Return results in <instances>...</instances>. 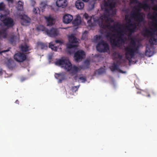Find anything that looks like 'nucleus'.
I'll return each instance as SVG.
<instances>
[{
  "instance_id": "nucleus-13",
  "label": "nucleus",
  "mask_w": 157,
  "mask_h": 157,
  "mask_svg": "<svg viewBox=\"0 0 157 157\" xmlns=\"http://www.w3.org/2000/svg\"><path fill=\"white\" fill-rule=\"evenodd\" d=\"M7 36V33L6 29H3L0 30V39L2 40V38L6 39ZM9 51V50H6L2 51L0 52V54L2 52H5Z\"/></svg>"
},
{
  "instance_id": "nucleus-49",
  "label": "nucleus",
  "mask_w": 157,
  "mask_h": 157,
  "mask_svg": "<svg viewBox=\"0 0 157 157\" xmlns=\"http://www.w3.org/2000/svg\"><path fill=\"white\" fill-rule=\"evenodd\" d=\"M83 1L86 2L89 1V0H82Z\"/></svg>"
},
{
  "instance_id": "nucleus-16",
  "label": "nucleus",
  "mask_w": 157,
  "mask_h": 157,
  "mask_svg": "<svg viewBox=\"0 0 157 157\" xmlns=\"http://www.w3.org/2000/svg\"><path fill=\"white\" fill-rule=\"evenodd\" d=\"M55 77L56 79L59 80V83H61L65 78V73L64 72L59 73H55Z\"/></svg>"
},
{
  "instance_id": "nucleus-9",
  "label": "nucleus",
  "mask_w": 157,
  "mask_h": 157,
  "mask_svg": "<svg viewBox=\"0 0 157 157\" xmlns=\"http://www.w3.org/2000/svg\"><path fill=\"white\" fill-rule=\"evenodd\" d=\"M14 59L18 62H22L27 58L26 55L24 53L18 52L14 54L13 56Z\"/></svg>"
},
{
  "instance_id": "nucleus-51",
  "label": "nucleus",
  "mask_w": 157,
  "mask_h": 157,
  "mask_svg": "<svg viewBox=\"0 0 157 157\" xmlns=\"http://www.w3.org/2000/svg\"><path fill=\"white\" fill-rule=\"evenodd\" d=\"M116 52H115V53H114L113 54V56H114L115 55H116Z\"/></svg>"
},
{
  "instance_id": "nucleus-3",
  "label": "nucleus",
  "mask_w": 157,
  "mask_h": 157,
  "mask_svg": "<svg viewBox=\"0 0 157 157\" xmlns=\"http://www.w3.org/2000/svg\"><path fill=\"white\" fill-rule=\"evenodd\" d=\"M56 65H61L67 71H69L71 75L77 74L80 70V68L75 65L72 66L71 63L67 58L62 57L61 59L57 61L56 62Z\"/></svg>"
},
{
  "instance_id": "nucleus-50",
  "label": "nucleus",
  "mask_w": 157,
  "mask_h": 157,
  "mask_svg": "<svg viewBox=\"0 0 157 157\" xmlns=\"http://www.w3.org/2000/svg\"><path fill=\"white\" fill-rule=\"evenodd\" d=\"M94 7V4H93L92 5V8H93Z\"/></svg>"
},
{
  "instance_id": "nucleus-31",
  "label": "nucleus",
  "mask_w": 157,
  "mask_h": 157,
  "mask_svg": "<svg viewBox=\"0 0 157 157\" xmlns=\"http://www.w3.org/2000/svg\"><path fill=\"white\" fill-rule=\"evenodd\" d=\"M49 47L55 51H57L58 49L57 47L55 46L54 45L52 44L51 43H50L49 44Z\"/></svg>"
},
{
  "instance_id": "nucleus-39",
  "label": "nucleus",
  "mask_w": 157,
  "mask_h": 157,
  "mask_svg": "<svg viewBox=\"0 0 157 157\" xmlns=\"http://www.w3.org/2000/svg\"><path fill=\"white\" fill-rule=\"evenodd\" d=\"M78 79L81 80L82 82H84L86 81V78L84 76H82L79 77Z\"/></svg>"
},
{
  "instance_id": "nucleus-4",
  "label": "nucleus",
  "mask_w": 157,
  "mask_h": 157,
  "mask_svg": "<svg viewBox=\"0 0 157 157\" xmlns=\"http://www.w3.org/2000/svg\"><path fill=\"white\" fill-rule=\"evenodd\" d=\"M136 42L132 39L129 45L125 48V55L126 59L129 62L132 61V59L134 57L135 54L138 53L139 52V46H136Z\"/></svg>"
},
{
  "instance_id": "nucleus-43",
  "label": "nucleus",
  "mask_w": 157,
  "mask_h": 157,
  "mask_svg": "<svg viewBox=\"0 0 157 157\" xmlns=\"http://www.w3.org/2000/svg\"><path fill=\"white\" fill-rule=\"evenodd\" d=\"M152 9L154 10L157 11V4L156 5H155L152 8Z\"/></svg>"
},
{
  "instance_id": "nucleus-20",
  "label": "nucleus",
  "mask_w": 157,
  "mask_h": 157,
  "mask_svg": "<svg viewBox=\"0 0 157 157\" xmlns=\"http://www.w3.org/2000/svg\"><path fill=\"white\" fill-rule=\"evenodd\" d=\"M84 6V3L81 0H77L75 2V6L78 9H82L83 8Z\"/></svg>"
},
{
  "instance_id": "nucleus-42",
  "label": "nucleus",
  "mask_w": 157,
  "mask_h": 157,
  "mask_svg": "<svg viewBox=\"0 0 157 157\" xmlns=\"http://www.w3.org/2000/svg\"><path fill=\"white\" fill-rule=\"evenodd\" d=\"M55 42L56 43H59V44H62L63 43V42H62L61 40H56Z\"/></svg>"
},
{
  "instance_id": "nucleus-17",
  "label": "nucleus",
  "mask_w": 157,
  "mask_h": 157,
  "mask_svg": "<svg viewBox=\"0 0 157 157\" xmlns=\"http://www.w3.org/2000/svg\"><path fill=\"white\" fill-rule=\"evenodd\" d=\"M73 17L70 14L65 15L63 17V22L65 24H68L70 23L72 20Z\"/></svg>"
},
{
  "instance_id": "nucleus-35",
  "label": "nucleus",
  "mask_w": 157,
  "mask_h": 157,
  "mask_svg": "<svg viewBox=\"0 0 157 157\" xmlns=\"http://www.w3.org/2000/svg\"><path fill=\"white\" fill-rule=\"evenodd\" d=\"M47 6V4L44 2H42L41 3L40 5V8L42 9V10H43L46 6Z\"/></svg>"
},
{
  "instance_id": "nucleus-21",
  "label": "nucleus",
  "mask_w": 157,
  "mask_h": 157,
  "mask_svg": "<svg viewBox=\"0 0 157 157\" xmlns=\"http://www.w3.org/2000/svg\"><path fill=\"white\" fill-rule=\"evenodd\" d=\"M14 61L11 59H9L6 63L7 67L10 69H12L14 67Z\"/></svg>"
},
{
  "instance_id": "nucleus-25",
  "label": "nucleus",
  "mask_w": 157,
  "mask_h": 157,
  "mask_svg": "<svg viewBox=\"0 0 157 157\" xmlns=\"http://www.w3.org/2000/svg\"><path fill=\"white\" fill-rule=\"evenodd\" d=\"M81 22V21L80 18H76L72 22V24L75 26H78L79 25Z\"/></svg>"
},
{
  "instance_id": "nucleus-33",
  "label": "nucleus",
  "mask_w": 157,
  "mask_h": 157,
  "mask_svg": "<svg viewBox=\"0 0 157 157\" xmlns=\"http://www.w3.org/2000/svg\"><path fill=\"white\" fill-rule=\"evenodd\" d=\"M102 40H104L103 38L101 35H96V38L95 39V41L97 42L99 41H101Z\"/></svg>"
},
{
  "instance_id": "nucleus-32",
  "label": "nucleus",
  "mask_w": 157,
  "mask_h": 157,
  "mask_svg": "<svg viewBox=\"0 0 157 157\" xmlns=\"http://www.w3.org/2000/svg\"><path fill=\"white\" fill-rule=\"evenodd\" d=\"M128 15H125V19L127 20V24H126V26L125 27V28H126V25H127V24H128V23H129V22H130L131 23H132V22H131V20H130V19H128ZM125 31H126V30H125ZM125 32L126 33H128V36H131V35H130V36H129L128 35V32H126V31H125Z\"/></svg>"
},
{
  "instance_id": "nucleus-18",
  "label": "nucleus",
  "mask_w": 157,
  "mask_h": 157,
  "mask_svg": "<svg viewBox=\"0 0 157 157\" xmlns=\"http://www.w3.org/2000/svg\"><path fill=\"white\" fill-rule=\"evenodd\" d=\"M56 4L58 7L63 8L67 6V2L66 0H57Z\"/></svg>"
},
{
  "instance_id": "nucleus-19",
  "label": "nucleus",
  "mask_w": 157,
  "mask_h": 157,
  "mask_svg": "<svg viewBox=\"0 0 157 157\" xmlns=\"http://www.w3.org/2000/svg\"><path fill=\"white\" fill-rule=\"evenodd\" d=\"M30 22V19L26 16H24L21 18V24L22 25H28L29 24Z\"/></svg>"
},
{
  "instance_id": "nucleus-5",
  "label": "nucleus",
  "mask_w": 157,
  "mask_h": 157,
  "mask_svg": "<svg viewBox=\"0 0 157 157\" xmlns=\"http://www.w3.org/2000/svg\"><path fill=\"white\" fill-rule=\"evenodd\" d=\"M68 40V43L66 44L67 48L71 49L75 48L78 47L79 40L77 39L74 34H71L67 36Z\"/></svg>"
},
{
  "instance_id": "nucleus-29",
  "label": "nucleus",
  "mask_w": 157,
  "mask_h": 157,
  "mask_svg": "<svg viewBox=\"0 0 157 157\" xmlns=\"http://www.w3.org/2000/svg\"><path fill=\"white\" fill-rule=\"evenodd\" d=\"M90 64V62L88 60H86L85 61V63L82 66V68L83 69H86L89 67Z\"/></svg>"
},
{
  "instance_id": "nucleus-12",
  "label": "nucleus",
  "mask_w": 157,
  "mask_h": 157,
  "mask_svg": "<svg viewBox=\"0 0 157 157\" xmlns=\"http://www.w3.org/2000/svg\"><path fill=\"white\" fill-rule=\"evenodd\" d=\"M116 38L117 40L114 38L111 43L112 44L113 46L119 47L122 44L124 43V40L123 37H121V36H116Z\"/></svg>"
},
{
  "instance_id": "nucleus-26",
  "label": "nucleus",
  "mask_w": 157,
  "mask_h": 157,
  "mask_svg": "<svg viewBox=\"0 0 157 157\" xmlns=\"http://www.w3.org/2000/svg\"><path fill=\"white\" fill-rule=\"evenodd\" d=\"M145 53L146 55L149 57H151L153 55L152 52L151 51V49L147 46L146 47Z\"/></svg>"
},
{
  "instance_id": "nucleus-15",
  "label": "nucleus",
  "mask_w": 157,
  "mask_h": 157,
  "mask_svg": "<svg viewBox=\"0 0 157 157\" xmlns=\"http://www.w3.org/2000/svg\"><path fill=\"white\" fill-rule=\"evenodd\" d=\"M44 18L46 20L47 26H51L55 24V19L51 16L45 17Z\"/></svg>"
},
{
  "instance_id": "nucleus-41",
  "label": "nucleus",
  "mask_w": 157,
  "mask_h": 157,
  "mask_svg": "<svg viewBox=\"0 0 157 157\" xmlns=\"http://www.w3.org/2000/svg\"><path fill=\"white\" fill-rule=\"evenodd\" d=\"M139 1L138 0H130V3L131 4H137Z\"/></svg>"
},
{
  "instance_id": "nucleus-27",
  "label": "nucleus",
  "mask_w": 157,
  "mask_h": 157,
  "mask_svg": "<svg viewBox=\"0 0 157 157\" xmlns=\"http://www.w3.org/2000/svg\"><path fill=\"white\" fill-rule=\"evenodd\" d=\"M38 46L40 47L41 49H46L48 48L47 44L42 42H38L37 43Z\"/></svg>"
},
{
  "instance_id": "nucleus-53",
  "label": "nucleus",
  "mask_w": 157,
  "mask_h": 157,
  "mask_svg": "<svg viewBox=\"0 0 157 157\" xmlns=\"http://www.w3.org/2000/svg\"><path fill=\"white\" fill-rule=\"evenodd\" d=\"M101 9H103V8L102 7H101Z\"/></svg>"
},
{
  "instance_id": "nucleus-36",
  "label": "nucleus",
  "mask_w": 157,
  "mask_h": 157,
  "mask_svg": "<svg viewBox=\"0 0 157 157\" xmlns=\"http://www.w3.org/2000/svg\"><path fill=\"white\" fill-rule=\"evenodd\" d=\"M105 72V70L103 68H100L98 70V73L99 75Z\"/></svg>"
},
{
  "instance_id": "nucleus-46",
  "label": "nucleus",
  "mask_w": 157,
  "mask_h": 157,
  "mask_svg": "<svg viewBox=\"0 0 157 157\" xmlns=\"http://www.w3.org/2000/svg\"><path fill=\"white\" fill-rule=\"evenodd\" d=\"M9 2H10L12 3H13V0H7Z\"/></svg>"
},
{
  "instance_id": "nucleus-44",
  "label": "nucleus",
  "mask_w": 157,
  "mask_h": 157,
  "mask_svg": "<svg viewBox=\"0 0 157 157\" xmlns=\"http://www.w3.org/2000/svg\"><path fill=\"white\" fill-rule=\"evenodd\" d=\"M74 79L76 81H77L78 78V76L77 75L75 76L74 77Z\"/></svg>"
},
{
  "instance_id": "nucleus-48",
  "label": "nucleus",
  "mask_w": 157,
  "mask_h": 157,
  "mask_svg": "<svg viewBox=\"0 0 157 157\" xmlns=\"http://www.w3.org/2000/svg\"><path fill=\"white\" fill-rule=\"evenodd\" d=\"M19 101L18 100H17L15 101V103L17 104H19Z\"/></svg>"
},
{
  "instance_id": "nucleus-1",
  "label": "nucleus",
  "mask_w": 157,
  "mask_h": 157,
  "mask_svg": "<svg viewBox=\"0 0 157 157\" xmlns=\"http://www.w3.org/2000/svg\"><path fill=\"white\" fill-rule=\"evenodd\" d=\"M137 6L134 7L133 9L136 11L131 14V16L133 17L135 21L137 23L134 22L128 23L125 28L126 32H128V35H132V34L135 33L137 29V27L139 26L140 23L144 22V14L142 12H140L141 8L144 10L147 9H150V6L146 2H144L142 4L139 1Z\"/></svg>"
},
{
  "instance_id": "nucleus-10",
  "label": "nucleus",
  "mask_w": 157,
  "mask_h": 157,
  "mask_svg": "<svg viewBox=\"0 0 157 157\" xmlns=\"http://www.w3.org/2000/svg\"><path fill=\"white\" fill-rule=\"evenodd\" d=\"M103 5L105 11L109 12V10L112 9L114 7L115 3L112 0H105Z\"/></svg>"
},
{
  "instance_id": "nucleus-37",
  "label": "nucleus",
  "mask_w": 157,
  "mask_h": 157,
  "mask_svg": "<svg viewBox=\"0 0 157 157\" xmlns=\"http://www.w3.org/2000/svg\"><path fill=\"white\" fill-rule=\"evenodd\" d=\"M79 87V86H72L71 87V90L73 92H75L78 90Z\"/></svg>"
},
{
  "instance_id": "nucleus-11",
  "label": "nucleus",
  "mask_w": 157,
  "mask_h": 157,
  "mask_svg": "<svg viewBox=\"0 0 157 157\" xmlns=\"http://www.w3.org/2000/svg\"><path fill=\"white\" fill-rule=\"evenodd\" d=\"M85 56V52L82 50H78L74 54V58L75 61L78 62L83 58Z\"/></svg>"
},
{
  "instance_id": "nucleus-8",
  "label": "nucleus",
  "mask_w": 157,
  "mask_h": 157,
  "mask_svg": "<svg viewBox=\"0 0 157 157\" xmlns=\"http://www.w3.org/2000/svg\"><path fill=\"white\" fill-rule=\"evenodd\" d=\"M97 50L100 52H105L109 50L108 44L104 40L99 41L96 46Z\"/></svg>"
},
{
  "instance_id": "nucleus-45",
  "label": "nucleus",
  "mask_w": 157,
  "mask_h": 157,
  "mask_svg": "<svg viewBox=\"0 0 157 157\" xmlns=\"http://www.w3.org/2000/svg\"><path fill=\"white\" fill-rule=\"evenodd\" d=\"M2 69H0V75H2Z\"/></svg>"
},
{
  "instance_id": "nucleus-47",
  "label": "nucleus",
  "mask_w": 157,
  "mask_h": 157,
  "mask_svg": "<svg viewBox=\"0 0 157 157\" xmlns=\"http://www.w3.org/2000/svg\"><path fill=\"white\" fill-rule=\"evenodd\" d=\"M137 94H141V92L140 91H138L137 92Z\"/></svg>"
},
{
  "instance_id": "nucleus-52",
  "label": "nucleus",
  "mask_w": 157,
  "mask_h": 157,
  "mask_svg": "<svg viewBox=\"0 0 157 157\" xmlns=\"http://www.w3.org/2000/svg\"><path fill=\"white\" fill-rule=\"evenodd\" d=\"M118 55L119 56H120V55H119V54H118Z\"/></svg>"
},
{
  "instance_id": "nucleus-22",
  "label": "nucleus",
  "mask_w": 157,
  "mask_h": 157,
  "mask_svg": "<svg viewBox=\"0 0 157 157\" xmlns=\"http://www.w3.org/2000/svg\"><path fill=\"white\" fill-rule=\"evenodd\" d=\"M116 35L115 34H112V33L108 32L107 33L106 35V37L107 38H109L110 39V42L111 43L113 40L114 39L113 38L115 37Z\"/></svg>"
},
{
  "instance_id": "nucleus-14",
  "label": "nucleus",
  "mask_w": 157,
  "mask_h": 157,
  "mask_svg": "<svg viewBox=\"0 0 157 157\" xmlns=\"http://www.w3.org/2000/svg\"><path fill=\"white\" fill-rule=\"evenodd\" d=\"M120 26L121 25L120 24V25L118 26V27H116L115 28V30H114V31L117 33V36H121V37H123V38L124 34H127L128 35V33L126 32L124 33V31L120 27ZM124 29L125 32V28Z\"/></svg>"
},
{
  "instance_id": "nucleus-7",
  "label": "nucleus",
  "mask_w": 157,
  "mask_h": 157,
  "mask_svg": "<svg viewBox=\"0 0 157 157\" xmlns=\"http://www.w3.org/2000/svg\"><path fill=\"white\" fill-rule=\"evenodd\" d=\"M0 20L5 26L8 27H12L14 25L13 19L10 17H7L6 14H1L0 16Z\"/></svg>"
},
{
  "instance_id": "nucleus-30",
  "label": "nucleus",
  "mask_w": 157,
  "mask_h": 157,
  "mask_svg": "<svg viewBox=\"0 0 157 157\" xmlns=\"http://www.w3.org/2000/svg\"><path fill=\"white\" fill-rule=\"evenodd\" d=\"M118 67V66L117 64L114 63L110 69L112 71H114L117 70Z\"/></svg>"
},
{
  "instance_id": "nucleus-40",
  "label": "nucleus",
  "mask_w": 157,
  "mask_h": 157,
  "mask_svg": "<svg viewBox=\"0 0 157 157\" xmlns=\"http://www.w3.org/2000/svg\"><path fill=\"white\" fill-rule=\"evenodd\" d=\"M5 9V6L3 2L0 3V10H3Z\"/></svg>"
},
{
  "instance_id": "nucleus-34",
  "label": "nucleus",
  "mask_w": 157,
  "mask_h": 157,
  "mask_svg": "<svg viewBox=\"0 0 157 157\" xmlns=\"http://www.w3.org/2000/svg\"><path fill=\"white\" fill-rule=\"evenodd\" d=\"M10 44L13 45H15L16 41L15 40L14 37V36H12L10 39Z\"/></svg>"
},
{
  "instance_id": "nucleus-23",
  "label": "nucleus",
  "mask_w": 157,
  "mask_h": 157,
  "mask_svg": "<svg viewBox=\"0 0 157 157\" xmlns=\"http://www.w3.org/2000/svg\"><path fill=\"white\" fill-rule=\"evenodd\" d=\"M146 93L145 96L148 98H150L152 96H155V92L152 90L146 91Z\"/></svg>"
},
{
  "instance_id": "nucleus-38",
  "label": "nucleus",
  "mask_w": 157,
  "mask_h": 157,
  "mask_svg": "<svg viewBox=\"0 0 157 157\" xmlns=\"http://www.w3.org/2000/svg\"><path fill=\"white\" fill-rule=\"evenodd\" d=\"M33 11V13L35 14H38L40 12V10L38 8H34Z\"/></svg>"
},
{
  "instance_id": "nucleus-2",
  "label": "nucleus",
  "mask_w": 157,
  "mask_h": 157,
  "mask_svg": "<svg viewBox=\"0 0 157 157\" xmlns=\"http://www.w3.org/2000/svg\"><path fill=\"white\" fill-rule=\"evenodd\" d=\"M84 16L86 20L88 19L87 23L90 27H93L96 25V23H97L101 28L105 29L107 28L109 29H113L114 31L115 30V28L116 27H118V26L120 25V24H119L111 25L110 23L106 24L105 22H113L114 21L111 18H108L105 21V22H104V16H101L99 18H96L94 17V16L93 15L92 16L89 17L88 14L85 13Z\"/></svg>"
},
{
  "instance_id": "nucleus-24",
  "label": "nucleus",
  "mask_w": 157,
  "mask_h": 157,
  "mask_svg": "<svg viewBox=\"0 0 157 157\" xmlns=\"http://www.w3.org/2000/svg\"><path fill=\"white\" fill-rule=\"evenodd\" d=\"M29 47L26 44L24 45H21L20 47L21 50L24 52H29Z\"/></svg>"
},
{
  "instance_id": "nucleus-28",
  "label": "nucleus",
  "mask_w": 157,
  "mask_h": 157,
  "mask_svg": "<svg viewBox=\"0 0 157 157\" xmlns=\"http://www.w3.org/2000/svg\"><path fill=\"white\" fill-rule=\"evenodd\" d=\"M23 2L21 1H19L18 2L17 8L19 10H21L23 8Z\"/></svg>"
},
{
  "instance_id": "nucleus-6",
  "label": "nucleus",
  "mask_w": 157,
  "mask_h": 157,
  "mask_svg": "<svg viewBox=\"0 0 157 157\" xmlns=\"http://www.w3.org/2000/svg\"><path fill=\"white\" fill-rule=\"evenodd\" d=\"M37 29L39 30L45 32L50 37H55L58 36L59 33L58 30L57 29L53 28L49 30L44 26L40 25L38 27Z\"/></svg>"
}]
</instances>
